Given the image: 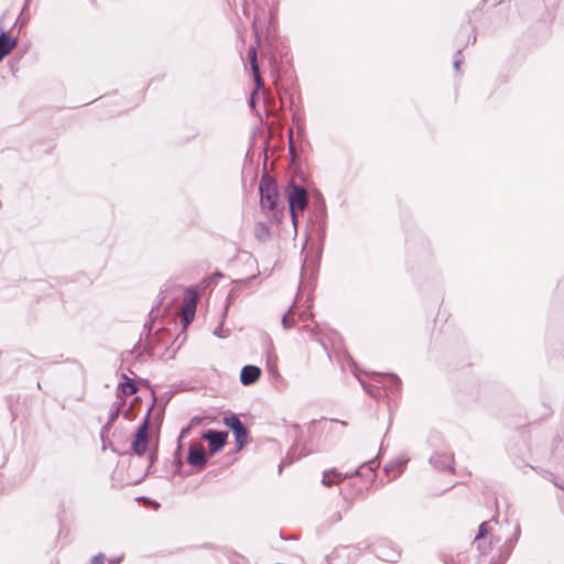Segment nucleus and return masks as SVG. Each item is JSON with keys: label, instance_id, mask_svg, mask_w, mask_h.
<instances>
[{"label": "nucleus", "instance_id": "obj_1", "mask_svg": "<svg viewBox=\"0 0 564 564\" xmlns=\"http://www.w3.org/2000/svg\"><path fill=\"white\" fill-rule=\"evenodd\" d=\"M259 194L261 207L268 209L274 220L281 221L284 206H280L279 189L275 181L264 174L260 180Z\"/></svg>", "mask_w": 564, "mask_h": 564}, {"label": "nucleus", "instance_id": "obj_2", "mask_svg": "<svg viewBox=\"0 0 564 564\" xmlns=\"http://www.w3.org/2000/svg\"><path fill=\"white\" fill-rule=\"evenodd\" d=\"M285 191L292 223L296 227L299 221L297 212H303L307 207L308 195L306 189L294 181L288 184Z\"/></svg>", "mask_w": 564, "mask_h": 564}, {"label": "nucleus", "instance_id": "obj_3", "mask_svg": "<svg viewBox=\"0 0 564 564\" xmlns=\"http://www.w3.org/2000/svg\"><path fill=\"white\" fill-rule=\"evenodd\" d=\"M224 424L232 432L238 451L247 445L249 441V432L237 414L230 413L225 415Z\"/></svg>", "mask_w": 564, "mask_h": 564}, {"label": "nucleus", "instance_id": "obj_4", "mask_svg": "<svg viewBox=\"0 0 564 564\" xmlns=\"http://www.w3.org/2000/svg\"><path fill=\"white\" fill-rule=\"evenodd\" d=\"M149 419L144 417L133 434L131 452L137 456H143L149 447Z\"/></svg>", "mask_w": 564, "mask_h": 564}, {"label": "nucleus", "instance_id": "obj_5", "mask_svg": "<svg viewBox=\"0 0 564 564\" xmlns=\"http://www.w3.org/2000/svg\"><path fill=\"white\" fill-rule=\"evenodd\" d=\"M198 292L196 288L191 285L186 289L184 304L182 308L181 323L184 327L191 324L195 317L197 307Z\"/></svg>", "mask_w": 564, "mask_h": 564}, {"label": "nucleus", "instance_id": "obj_6", "mask_svg": "<svg viewBox=\"0 0 564 564\" xmlns=\"http://www.w3.org/2000/svg\"><path fill=\"white\" fill-rule=\"evenodd\" d=\"M372 553L378 558L390 563H395L401 556L399 549L393 544V542L387 539L377 541L372 545Z\"/></svg>", "mask_w": 564, "mask_h": 564}, {"label": "nucleus", "instance_id": "obj_7", "mask_svg": "<svg viewBox=\"0 0 564 564\" xmlns=\"http://www.w3.org/2000/svg\"><path fill=\"white\" fill-rule=\"evenodd\" d=\"M257 54H258L257 45H250L248 48V58L250 62L251 72H252L253 80L256 84V90L251 94L250 100H249V105L251 108H253L256 105V97L258 96V90L263 87V80L261 78Z\"/></svg>", "mask_w": 564, "mask_h": 564}, {"label": "nucleus", "instance_id": "obj_8", "mask_svg": "<svg viewBox=\"0 0 564 564\" xmlns=\"http://www.w3.org/2000/svg\"><path fill=\"white\" fill-rule=\"evenodd\" d=\"M202 437L208 442L210 454L215 455L225 447L228 432L209 429L202 434Z\"/></svg>", "mask_w": 564, "mask_h": 564}, {"label": "nucleus", "instance_id": "obj_9", "mask_svg": "<svg viewBox=\"0 0 564 564\" xmlns=\"http://www.w3.org/2000/svg\"><path fill=\"white\" fill-rule=\"evenodd\" d=\"M187 463L197 470L205 468L207 464V454L203 444L197 442L191 443L187 453Z\"/></svg>", "mask_w": 564, "mask_h": 564}, {"label": "nucleus", "instance_id": "obj_10", "mask_svg": "<svg viewBox=\"0 0 564 564\" xmlns=\"http://www.w3.org/2000/svg\"><path fill=\"white\" fill-rule=\"evenodd\" d=\"M160 305H161V301L156 305L152 306L151 311L149 312V321L145 322L143 325V330L145 332V344H144L143 349L137 354L138 359H141L144 356H148V357L152 356L153 346L149 338L151 336L153 322L158 317V313L156 314H154V313H155V311H159Z\"/></svg>", "mask_w": 564, "mask_h": 564}, {"label": "nucleus", "instance_id": "obj_11", "mask_svg": "<svg viewBox=\"0 0 564 564\" xmlns=\"http://www.w3.org/2000/svg\"><path fill=\"white\" fill-rule=\"evenodd\" d=\"M357 554L355 547L341 545L326 556V564H349V560Z\"/></svg>", "mask_w": 564, "mask_h": 564}, {"label": "nucleus", "instance_id": "obj_12", "mask_svg": "<svg viewBox=\"0 0 564 564\" xmlns=\"http://www.w3.org/2000/svg\"><path fill=\"white\" fill-rule=\"evenodd\" d=\"M372 375L376 377L377 382L383 384V387L386 389V393H388V392L391 394L399 393V391L401 389V379L397 375H394V373L382 375L379 372H372Z\"/></svg>", "mask_w": 564, "mask_h": 564}, {"label": "nucleus", "instance_id": "obj_13", "mask_svg": "<svg viewBox=\"0 0 564 564\" xmlns=\"http://www.w3.org/2000/svg\"><path fill=\"white\" fill-rule=\"evenodd\" d=\"M379 467V462L377 458L375 459H371V460H368V462H365L362 464L359 465V467L352 471L351 474H345V477H357V476H360V477H365L366 479H368L369 481H371L373 479V476H375V470L376 468Z\"/></svg>", "mask_w": 564, "mask_h": 564}, {"label": "nucleus", "instance_id": "obj_14", "mask_svg": "<svg viewBox=\"0 0 564 564\" xmlns=\"http://www.w3.org/2000/svg\"><path fill=\"white\" fill-rule=\"evenodd\" d=\"M121 379L122 381L118 384L117 388V398L126 400L127 397L137 393L139 387L134 379L129 378L126 373L121 375Z\"/></svg>", "mask_w": 564, "mask_h": 564}, {"label": "nucleus", "instance_id": "obj_15", "mask_svg": "<svg viewBox=\"0 0 564 564\" xmlns=\"http://www.w3.org/2000/svg\"><path fill=\"white\" fill-rule=\"evenodd\" d=\"M262 370L254 365H246L240 371V382L248 387L256 383L261 377Z\"/></svg>", "mask_w": 564, "mask_h": 564}, {"label": "nucleus", "instance_id": "obj_16", "mask_svg": "<svg viewBox=\"0 0 564 564\" xmlns=\"http://www.w3.org/2000/svg\"><path fill=\"white\" fill-rule=\"evenodd\" d=\"M430 464L438 470L454 471L452 454L436 453L430 457Z\"/></svg>", "mask_w": 564, "mask_h": 564}, {"label": "nucleus", "instance_id": "obj_17", "mask_svg": "<svg viewBox=\"0 0 564 564\" xmlns=\"http://www.w3.org/2000/svg\"><path fill=\"white\" fill-rule=\"evenodd\" d=\"M17 45L18 37L12 36L7 31L0 33V63Z\"/></svg>", "mask_w": 564, "mask_h": 564}, {"label": "nucleus", "instance_id": "obj_18", "mask_svg": "<svg viewBox=\"0 0 564 564\" xmlns=\"http://www.w3.org/2000/svg\"><path fill=\"white\" fill-rule=\"evenodd\" d=\"M345 478H346L345 474H341L337 469L334 468V469L324 471L322 484L326 487H330Z\"/></svg>", "mask_w": 564, "mask_h": 564}, {"label": "nucleus", "instance_id": "obj_19", "mask_svg": "<svg viewBox=\"0 0 564 564\" xmlns=\"http://www.w3.org/2000/svg\"><path fill=\"white\" fill-rule=\"evenodd\" d=\"M124 405H126V400H121V399L111 404V409H110L109 416H108V420L110 421V423L116 422V420L119 417V415L122 411V408Z\"/></svg>", "mask_w": 564, "mask_h": 564}, {"label": "nucleus", "instance_id": "obj_20", "mask_svg": "<svg viewBox=\"0 0 564 564\" xmlns=\"http://www.w3.org/2000/svg\"><path fill=\"white\" fill-rule=\"evenodd\" d=\"M254 236L260 241H265L270 236L269 227L264 223H258L254 227Z\"/></svg>", "mask_w": 564, "mask_h": 564}, {"label": "nucleus", "instance_id": "obj_21", "mask_svg": "<svg viewBox=\"0 0 564 564\" xmlns=\"http://www.w3.org/2000/svg\"><path fill=\"white\" fill-rule=\"evenodd\" d=\"M182 452H183V447H182V444L178 443L177 444V447L174 452V459H173V464L175 466V471H180L182 466H183V460H182Z\"/></svg>", "mask_w": 564, "mask_h": 564}, {"label": "nucleus", "instance_id": "obj_22", "mask_svg": "<svg viewBox=\"0 0 564 564\" xmlns=\"http://www.w3.org/2000/svg\"><path fill=\"white\" fill-rule=\"evenodd\" d=\"M291 313L292 307H290L288 312L282 316L281 323L284 329H291L295 324V319L290 316Z\"/></svg>", "mask_w": 564, "mask_h": 564}, {"label": "nucleus", "instance_id": "obj_23", "mask_svg": "<svg viewBox=\"0 0 564 564\" xmlns=\"http://www.w3.org/2000/svg\"><path fill=\"white\" fill-rule=\"evenodd\" d=\"M267 367H268V371L271 375L278 373L276 356H272L271 354H268Z\"/></svg>", "mask_w": 564, "mask_h": 564}, {"label": "nucleus", "instance_id": "obj_24", "mask_svg": "<svg viewBox=\"0 0 564 564\" xmlns=\"http://www.w3.org/2000/svg\"><path fill=\"white\" fill-rule=\"evenodd\" d=\"M297 458H299V456L295 454V449H290L288 452V454H286L285 459L282 460L281 464L279 465V471L281 473L282 467L284 466V464H292Z\"/></svg>", "mask_w": 564, "mask_h": 564}, {"label": "nucleus", "instance_id": "obj_25", "mask_svg": "<svg viewBox=\"0 0 564 564\" xmlns=\"http://www.w3.org/2000/svg\"><path fill=\"white\" fill-rule=\"evenodd\" d=\"M364 390L373 398H380L382 395L381 389L378 387L368 386L362 383Z\"/></svg>", "mask_w": 564, "mask_h": 564}, {"label": "nucleus", "instance_id": "obj_26", "mask_svg": "<svg viewBox=\"0 0 564 564\" xmlns=\"http://www.w3.org/2000/svg\"><path fill=\"white\" fill-rule=\"evenodd\" d=\"M29 3H30V0H25V3L23 6L20 17L18 19V21L21 22V24H25L29 20Z\"/></svg>", "mask_w": 564, "mask_h": 564}, {"label": "nucleus", "instance_id": "obj_27", "mask_svg": "<svg viewBox=\"0 0 564 564\" xmlns=\"http://www.w3.org/2000/svg\"><path fill=\"white\" fill-rule=\"evenodd\" d=\"M539 473L541 475H543L544 477H546L547 479H550L554 484L555 487H557V488H560V489H562L564 491V481L558 482L555 479L554 475L552 473L546 471V470H541Z\"/></svg>", "mask_w": 564, "mask_h": 564}, {"label": "nucleus", "instance_id": "obj_28", "mask_svg": "<svg viewBox=\"0 0 564 564\" xmlns=\"http://www.w3.org/2000/svg\"><path fill=\"white\" fill-rule=\"evenodd\" d=\"M112 424L113 423H110V421L108 420L107 423L101 427V431H100V438H101V442H102V451H106V446H105V437L106 435H108V433L110 432L111 427H112Z\"/></svg>", "mask_w": 564, "mask_h": 564}, {"label": "nucleus", "instance_id": "obj_29", "mask_svg": "<svg viewBox=\"0 0 564 564\" xmlns=\"http://www.w3.org/2000/svg\"><path fill=\"white\" fill-rule=\"evenodd\" d=\"M487 525L488 523L486 521H484L479 528H478V532L475 536V541H478V540H481L482 538H485L487 535Z\"/></svg>", "mask_w": 564, "mask_h": 564}, {"label": "nucleus", "instance_id": "obj_30", "mask_svg": "<svg viewBox=\"0 0 564 564\" xmlns=\"http://www.w3.org/2000/svg\"><path fill=\"white\" fill-rule=\"evenodd\" d=\"M228 333H229V329H226V330H225V329H224V327H223V324H220V325H219L218 327H216V328H215V330H214V335H215V336H217V337H219V338H224V337H226V336L228 335Z\"/></svg>", "mask_w": 564, "mask_h": 564}, {"label": "nucleus", "instance_id": "obj_31", "mask_svg": "<svg viewBox=\"0 0 564 564\" xmlns=\"http://www.w3.org/2000/svg\"><path fill=\"white\" fill-rule=\"evenodd\" d=\"M105 555L102 553H98L91 558V564H105Z\"/></svg>", "mask_w": 564, "mask_h": 564}, {"label": "nucleus", "instance_id": "obj_32", "mask_svg": "<svg viewBox=\"0 0 564 564\" xmlns=\"http://www.w3.org/2000/svg\"><path fill=\"white\" fill-rule=\"evenodd\" d=\"M236 296V291L235 290H231L228 295H227V304L225 306V311H224V317L226 316L227 314V311H228V306L230 304V302L232 301V299H235Z\"/></svg>", "mask_w": 564, "mask_h": 564}, {"label": "nucleus", "instance_id": "obj_33", "mask_svg": "<svg viewBox=\"0 0 564 564\" xmlns=\"http://www.w3.org/2000/svg\"><path fill=\"white\" fill-rule=\"evenodd\" d=\"M193 427L191 425H187L181 430L180 436H178V443H181L182 438L186 437Z\"/></svg>", "mask_w": 564, "mask_h": 564}, {"label": "nucleus", "instance_id": "obj_34", "mask_svg": "<svg viewBox=\"0 0 564 564\" xmlns=\"http://www.w3.org/2000/svg\"><path fill=\"white\" fill-rule=\"evenodd\" d=\"M155 403H156V398H155V395L153 394L152 401H151V403H150V405H149V408H148V411H147V413H145V416H144V417H148V419L150 420V417H151V413H152V411H153V409H154V406H155Z\"/></svg>", "mask_w": 564, "mask_h": 564}, {"label": "nucleus", "instance_id": "obj_35", "mask_svg": "<svg viewBox=\"0 0 564 564\" xmlns=\"http://www.w3.org/2000/svg\"><path fill=\"white\" fill-rule=\"evenodd\" d=\"M158 449L151 451L149 454V468L158 460Z\"/></svg>", "mask_w": 564, "mask_h": 564}, {"label": "nucleus", "instance_id": "obj_36", "mask_svg": "<svg viewBox=\"0 0 564 564\" xmlns=\"http://www.w3.org/2000/svg\"><path fill=\"white\" fill-rule=\"evenodd\" d=\"M317 218L321 220V221H325V218H326V208H325V205L323 204L318 214H317Z\"/></svg>", "mask_w": 564, "mask_h": 564}, {"label": "nucleus", "instance_id": "obj_37", "mask_svg": "<svg viewBox=\"0 0 564 564\" xmlns=\"http://www.w3.org/2000/svg\"><path fill=\"white\" fill-rule=\"evenodd\" d=\"M105 446H106V448L109 447L115 453H119V451L113 446V444L108 441V436L107 435L105 437Z\"/></svg>", "mask_w": 564, "mask_h": 564}, {"label": "nucleus", "instance_id": "obj_38", "mask_svg": "<svg viewBox=\"0 0 564 564\" xmlns=\"http://www.w3.org/2000/svg\"><path fill=\"white\" fill-rule=\"evenodd\" d=\"M330 520H332L333 523L340 521L341 520V513L339 511H336L332 516Z\"/></svg>", "mask_w": 564, "mask_h": 564}, {"label": "nucleus", "instance_id": "obj_39", "mask_svg": "<svg viewBox=\"0 0 564 564\" xmlns=\"http://www.w3.org/2000/svg\"><path fill=\"white\" fill-rule=\"evenodd\" d=\"M200 421H202V420H200V417H198V416H194V417L189 421L188 425H191V426L193 427V426H195V425L199 424V423H200Z\"/></svg>", "mask_w": 564, "mask_h": 564}, {"label": "nucleus", "instance_id": "obj_40", "mask_svg": "<svg viewBox=\"0 0 564 564\" xmlns=\"http://www.w3.org/2000/svg\"><path fill=\"white\" fill-rule=\"evenodd\" d=\"M122 557H113L108 560V564H119Z\"/></svg>", "mask_w": 564, "mask_h": 564}, {"label": "nucleus", "instance_id": "obj_41", "mask_svg": "<svg viewBox=\"0 0 564 564\" xmlns=\"http://www.w3.org/2000/svg\"><path fill=\"white\" fill-rule=\"evenodd\" d=\"M289 145H290V152H292V151H293V149H294L293 138H292V131H290V135H289Z\"/></svg>", "mask_w": 564, "mask_h": 564}, {"label": "nucleus", "instance_id": "obj_42", "mask_svg": "<svg viewBox=\"0 0 564 564\" xmlns=\"http://www.w3.org/2000/svg\"><path fill=\"white\" fill-rule=\"evenodd\" d=\"M141 402V398L140 397H134L131 401V404H130V408L134 406L135 404L140 403Z\"/></svg>", "mask_w": 564, "mask_h": 564}, {"label": "nucleus", "instance_id": "obj_43", "mask_svg": "<svg viewBox=\"0 0 564 564\" xmlns=\"http://www.w3.org/2000/svg\"><path fill=\"white\" fill-rule=\"evenodd\" d=\"M460 63H462V59H458V58H455V59H454L453 65H454V68H455L456 70H458V69H459Z\"/></svg>", "mask_w": 564, "mask_h": 564}, {"label": "nucleus", "instance_id": "obj_44", "mask_svg": "<svg viewBox=\"0 0 564 564\" xmlns=\"http://www.w3.org/2000/svg\"><path fill=\"white\" fill-rule=\"evenodd\" d=\"M141 341H142V338L139 339V341L137 343V345L133 347V349L130 351L131 354H134L137 352L138 348L140 347L141 345Z\"/></svg>", "mask_w": 564, "mask_h": 564}, {"label": "nucleus", "instance_id": "obj_45", "mask_svg": "<svg viewBox=\"0 0 564 564\" xmlns=\"http://www.w3.org/2000/svg\"><path fill=\"white\" fill-rule=\"evenodd\" d=\"M404 464H405L404 462H400V463H398V469H399V470H398V474H401V473H402L403 467H404Z\"/></svg>", "mask_w": 564, "mask_h": 564}, {"label": "nucleus", "instance_id": "obj_46", "mask_svg": "<svg viewBox=\"0 0 564 564\" xmlns=\"http://www.w3.org/2000/svg\"><path fill=\"white\" fill-rule=\"evenodd\" d=\"M306 318H307L306 312H302L299 314V319L306 321Z\"/></svg>", "mask_w": 564, "mask_h": 564}, {"label": "nucleus", "instance_id": "obj_47", "mask_svg": "<svg viewBox=\"0 0 564 564\" xmlns=\"http://www.w3.org/2000/svg\"><path fill=\"white\" fill-rule=\"evenodd\" d=\"M514 534L517 536H519V534H520V525L519 524L516 527Z\"/></svg>", "mask_w": 564, "mask_h": 564}, {"label": "nucleus", "instance_id": "obj_48", "mask_svg": "<svg viewBox=\"0 0 564 564\" xmlns=\"http://www.w3.org/2000/svg\"><path fill=\"white\" fill-rule=\"evenodd\" d=\"M224 275L221 273H216L213 279H219V278H223Z\"/></svg>", "mask_w": 564, "mask_h": 564}, {"label": "nucleus", "instance_id": "obj_49", "mask_svg": "<svg viewBox=\"0 0 564 564\" xmlns=\"http://www.w3.org/2000/svg\"><path fill=\"white\" fill-rule=\"evenodd\" d=\"M301 561H302V560H300V558H294V560H293V564H301Z\"/></svg>", "mask_w": 564, "mask_h": 564}, {"label": "nucleus", "instance_id": "obj_50", "mask_svg": "<svg viewBox=\"0 0 564 564\" xmlns=\"http://www.w3.org/2000/svg\"><path fill=\"white\" fill-rule=\"evenodd\" d=\"M129 415H130V410H128V411H126V412H124V417H126V419H128V417H129Z\"/></svg>", "mask_w": 564, "mask_h": 564}, {"label": "nucleus", "instance_id": "obj_51", "mask_svg": "<svg viewBox=\"0 0 564 564\" xmlns=\"http://www.w3.org/2000/svg\"><path fill=\"white\" fill-rule=\"evenodd\" d=\"M389 469H390V466H386V467H384V473H387V474H388V473H389Z\"/></svg>", "mask_w": 564, "mask_h": 564}, {"label": "nucleus", "instance_id": "obj_52", "mask_svg": "<svg viewBox=\"0 0 564 564\" xmlns=\"http://www.w3.org/2000/svg\"><path fill=\"white\" fill-rule=\"evenodd\" d=\"M476 39H477L476 35H474L473 39H471V43H475Z\"/></svg>", "mask_w": 564, "mask_h": 564}, {"label": "nucleus", "instance_id": "obj_53", "mask_svg": "<svg viewBox=\"0 0 564 564\" xmlns=\"http://www.w3.org/2000/svg\"><path fill=\"white\" fill-rule=\"evenodd\" d=\"M463 48H458L456 54L459 55L462 53Z\"/></svg>", "mask_w": 564, "mask_h": 564}, {"label": "nucleus", "instance_id": "obj_54", "mask_svg": "<svg viewBox=\"0 0 564 564\" xmlns=\"http://www.w3.org/2000/svg\"><path fill=\"white\" fill-rule=\"evenodd\" d=\"M341 495L344 496V499L348 498L344 491H341Z\"/></svg>", "mask_w": 564, "mask_h": 564}, {"label": "nucleus", "instance_id": "obj_55", "mask_svg": "<svg viewBox=\"0 0 564 564\" xmlns=\"http://www.w3.org/2000/svg\"><path fill=\"white\" fill-rule=\"evenodd\" d=\"M306 268V262L304 263V265L302 267V271H304Z\"/></svg>", "mask_w": 564, "mask_h": 564}]
</instances>
